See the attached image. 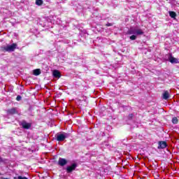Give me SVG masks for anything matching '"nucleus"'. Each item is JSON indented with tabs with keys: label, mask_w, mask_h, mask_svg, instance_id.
Returning a JSON list of instances; mask_svg holds the SVG:
<instances>
[{
	"label": "nucleus",
	"mask_w": 179,
	"mask_h": 179,
	"mask_svg": "<svg viewBox=\"0 0 179 179\" xmlns=\"http://www.w3.org/2000/svg\"><path fill=\"white\" fill-rule=\"evenodd\" d=\"M127 34H133L129 37L130 40H136L137 36H142L143 34V30L138 27H131L127 31Z\"/></svg>",
	"instance_id": "obj_1"
},
{
	"label": "nucleus",
	"mask_w": 179,
	"mask_h": 179,
	"mask_svg": "<svg viewBox=\"0 0 179 179\" xmlns=\"http://www.w3.org/2000/svg\"><path fill=\"white\" fill-rule=\"evenodd\" d=\"M16 43H13L12 45L1 47V51L3 52H13L16 50Z\"/></svg>",
	"instance_id": "obj_2"
},
{
	"label": "nucleus",
	"mask_w": 179,
	"mask_h": 179,
	"mask_svg": "<svg viewBox=\"0 0 179 179\" xmlns=\"http://www.w3.org/2000/svg\"><path fill=\"white\" fill-rule=\"evenodd\" d=\"M56 139L57 142H64V141L69 137V134L67 133H57L56 135Z\"/></svg>",
	"instance_id": "obj_3"
},
{
	"label": "nucleus",
	"mask_w": 179,
	"mask_h": 179,
	"mask_svg": "<svg viewBox=\"0 0 179 179\" xmlns=\"http://www.w3.org/2000/svg\"><path fill=\"white\" fill-rule=\"evenodd\" d=\"M165 59L166 61H169L171 64H178V59H177L176 57H173L171 54L166 55Z\"/></svg>",
	"instance_id": "obj_4"
},
{
	"label": "nucleus",
	"mask_w": 179,
	"mask_h": 179,
	"mask_svg": "<svg viewBox=\"0 0 179 179\" xmlns=\"http://www.w3.org/2000/svg\"><path fill=\"white\" fill-rule=\"evenodd\" d=\"M76 167H78V164L73 163L71 166H68L66 168V173L68 174H71V173H72V171H75V170H76Z\"/></svg>",
	"instance_id": "obj_5"
},
{
	"label": "nucleus",
	"mask_w": 179,
	"mask_h": 179,
	"mask_svg": "<svg viewBox=\"0 0 179 179\" xmlns=\"http://www.w3.org/2000/svg\"><path fill=\"white\" fill-rule=\"evenodd\" d=\"M58 164L59 166L64 167V166H66V164H68V161L64 158H59Z\"/></svg>",
	"instance_id": "obj_6"
},
{
	"label": "nucleus",
	"mask_w": 179,
	"mask_h": 179,
	"mask_svg": "<svg viewBox=\"0 0 179 179\" xmlns=\"http://www.w3.org/2000/svg\"><path fill=\"white\" fill-rule=\"evenodd\" d=\"M21 125L22 128H24V129H30V128L31 127V124L24 120L21 122Z\"/></svg>",
	"instance_id": "obj_7"
},
{
	"label": "nucleus",
	"mask_w": 179,
	"mask_h": 179,
	"mask_svg": "<svg viewBox=\"0 0 179 179\" xmlns=\"http://www.w3.org/2000/svg\"><path fill=\"white\" fill-rule=\"evenodd\" d=\"M158 145V149H166L167 148V143L166 141H159Z\"/></svg>",
	"instance_id": "obj_8"
},
{
	"label": "nucleus",
	"mask_w": 179,
	"mask_h": 179,
	"mask_svg": "<svg viewBox=\"0 0 179 179\" xmlns=\"http://www.w3.org/2000/svg\"><path fill=\"white\" fill-rule=\"evenodd\" d=\"M8 114H10L11 115H13V114H16L17 113V110H16V108H12L11 109H8L7 110Z\"/></svg>",
	"instance_id": "obj_9"
},
{
	"label": "nucleus",
	"mask_w": 179,
	"mask_h": 179,
	"mask_svg": "<svg viewBox=\"0 0 179 179\" xmlns=\"http://www.w3.org/2000/svg\"><path fill=\"white\" fill-rule=\"evenodd\" d=\"M170 97V93L169 91H165L162 94V98L164 100H168V99Z\"/></svg>",
	"instance_id": "obj_10"
},
{
	"label": "nucleus",
	"mask_w": 179,
	"mask_h": 179,
	"mask_svg": "<svg viewBox=\"0 0 179 179\" xmlns=\"http://www.w3.org/2000/svg\"><path fill=\"white\" fill-rule=\"evenodd\" d=\"M54 78H61V73L58 70H55L52 73Z\"/></svg>",
	"instance_id": "obj_11"
},
{
	"label": "nucleus",
	"mask_w": 179,
	"mask_h": 179,
	"mask_svg": "<svg viewBox=\"0 0 179 179\" xmlns=\"http://www.w3.org/2000/svg\"><path fill=\"white\" fill-rule=\"evenodd\" d=\"M41 73V71L39 69H36L34 70V75L35 76H38Z\"/></svg>",
	"instance_id": "obj_12"
},
{
	"label": "nucleus",
	"mask_w": 179,
	"mask_h": 179,
	"mask_svg": "<svg viewBox=\"0 0 179 179\" xmlns=\"http://www.w3.org/2000/svg\"><path fill=\"white\" fill-rule=\"evenodd\" d=\"M169 16L172 17V19H176V16H177V14L174 11H169Z\"/></svg>",
	"instance_id": "obj_13"
},
{
	"label": "nucleus",
	"mask_w": 179,
	"mask_h": 179,
	"mask_svg": "<svg viewBox=\"0 0 179 179\" xmlns=\"http://www.w3.org/2000/svg\"><path fill=\"white\" fill-rule=\"evenodd\" d=\"M43 0H36V5H38V6H41V5L43 3Z\"/></svg>",
	"instance_id": "obj_14"
},
{
	"label": "nucleus",
	"mask_w": 179,
	"mask_h": 179,
	"mask_svg": "<svg viewBox=\"0 0 179 179\" xmlns=\"http://www.w3.org/2000/svg\"><path fill=\"white\" fill-rule=\"evenodd\" d=\"M172 122L173 124H177V122H178V120L177 119V117H173L172 119Z\"/></svg>",
	"instance_id": "obj_15"
},
{
	"label": "nucleus",
	"mask_w": 179,
	"mask_h": 179,
	"mask_svg": "<svg viewBox=\"0 0 179 179\" xmlns=\"http://www.w3.org/2000/svg\"><path fill=\"white\" fill-rule=\"evenodd\" d=\"M16 100H17V101H20V100H22V96H17V98H16Z\"/></svg>",
	"instance_id": "obj_16"
},
{
	"label": "nucleus",
	"mask_w": 179,
	"mask_h": 179,
	"mask_svg": "<svg viewBox=\"0 0 179 179\" xmlns=\"http://www.w3.org/2000/svg\"><path fill=\"white\" fill-rule=\"evenodd\" d=\"M17 179H28L27 177H25V176H24V177H22V176H18L17 177Z\"/></svg>",
	"instance_id": "obj_17"
},
{
	"label": "nucleus",
	"mask_w": 179,
	"mask_h": 179,
	"mask_svg": "<svg viewBox=\"0 0 179 179\" xmlns=\"http://www.w3.org/2000/svg\"><path fill=\"white\" fill-rule=\"evenodd\" d=\"M134 117V114L129 115V120H132V117Z\"/></svg>",
	"instance_id": "obj_18"
},
{
	"label": "nucleus",
	"mask_w": 179,
	"mask_h": 179,
	"mask_svg": "<svg viewBox=\"0 0 179 179\" xmlns=\"http://www.w3.org/2000/svg\"><path fill=\"white\" fill-rule=\"evenodd\" d=\"M106 26L110 27V26H111V24L108 23V24H106Z\"/></svg>",
	"instance_id": "obj_19"
}]
</instances>
